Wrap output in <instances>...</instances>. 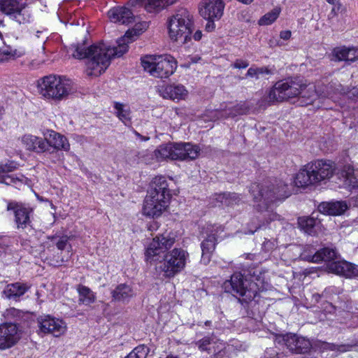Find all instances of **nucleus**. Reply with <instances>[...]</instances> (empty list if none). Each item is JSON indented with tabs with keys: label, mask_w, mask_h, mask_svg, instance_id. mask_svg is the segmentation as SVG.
Instances as JSON below:
<instances>
[{
	"label": "nucleus",
	"mask_w": 358,
	"mask_h": 358,
	"mask_svg": "<svg viewBox=\"0 0 358 358\" xmlns=\"http://www.w3.org/2000/svg\"><path fill=\"white\" fill-rule=\"evenodd\" d=\"M248 107L243 103L236 104L233 107H228L221 112V116L227 118L245 114L248 112Z\"/></svg>",
	"instance_id": "72a5a7b5"
},
{
	"label": "nucleus",
	"mask_w": 358,
	"mask_h": 358,
	"mask_svg": "<svg viewBox=\"0 0 358 358\" xmlns=\"http://www.w3.org/2000/svg\"><path fill=\"white\" fill-rule=\"evenodd\" d=\"M276 247L277 244L275 241L266 240L262 244V249L267 252L272 251Z\"/></svg>",
	"instance_id": "49530a36"
},
{
	"label": "nucleus",
	"mask_w": 358,
	"mask_h": 358,
	"mask_svg": "<svg viewBox=\"0 0 358 358\" xmlns=\"http://www.w3.org/2000/svg\"><path fill=\"white\" fill-rule=\"evenodd\" d=\"M169 186L164 176H158L152 180L143 208L145 215L154 217L162 215L171 199Z\"/></svg>",
	"instance_id": "39448f33"
},
{
	"label": "nucleus",
	"mask_w": 358,
	"mask_h": 358,
	"mask_svg": "<svg viewBox=\"0 0 358 358\" xmlns=\"http://www.w3.org/2000/svg\"><path fill=\"white\" fill-rule=\"evenodd\" d=\"M175 160L195 159L200 152L199 148L190 143H175Z\"/></svg>",
	"instance_id": "a211bd4d"
},
{
	"label": "nucleus",
	"mask_w": 358,
	"mask_h": 358,
	"mask_svg": "<svg viewBox=\"0 0 358 358\" xmlns=\"http://www.w3.org/2000/svg\"><path fill=\"white\" fill-rule=\"evenodd\" d=\"M323 348L331 350H338L339 352H347L350 351L355 344H342V345H336L334 343H322Z\"/></svg>",
	"instance_id": "ea45409f"
},
{
	"label": "nucleus",
	"mask_w": 358,
	"mask_h": 358,
	"mask_svg": "<svg viewBox=\"0 0 358 358\" xmlns=\"http://www.w3.org/2000/svg\"><path fill=\"white\" fill-rule=\"evenodd\" d=\"M40 94L48 99L62 100L73 90V83L66 77L50 75L38 83Z\"/></svg>",
	"instance_id": "1a4fd4ad"
},
{
	"label": "nucleus",
	"mask_w": 358,
	"mask_h": 358,
	"mask_svg": "<svg viewBox=\"0 0 358 358\" xmlns=\"http://www.w3.org/2000/svg\"><path fill=\"white\" fill-rule=\"evenodd\" d=\"M210 324V321H206V322H205V324H206V325H209Z\"/></svg>",
	"instance_id": "052dcab7"
},
{
	"label": "nucleus",
	"mask_w": 358,
	"mask_h": 358,
	"mask_svg": "<svg viewBox=\"0 0 358 358\" xmlns=\"http://www.w3.org/2000/svg\"><path fill=\"white\" fill-rule=\"evenodd\" d=\"M44 137L47 143V151L49 150L50 147L57 150L69 151L70 149V144L66 137L55 131H48L44 134Z\"/></svg>",
	"instance_id": "412c9836"
},
{
	"label": "nucleus",
	"mask_w": 358,
	"mask_h": 358,
	"mask_svg": "<svg viewBox=\"0 0 358 358\" xmlns=\"http://www.w3.org/2000/svg\"><path fill=\"white\" fill-rule=\"evenodd\" d=\"M7 315L13 318H16V320H19L22 317L24 313L20 310L13 308L7 310Z\"/></svg>",
	"instance_id": "de8ad7c7"
},
{
	"label": "nucleus",
	"mask_w": 358,
	"mask_h": 358,
	"mask_svg": "<svg viewBox=\"0 0 358 358\" xmlns=\"http://www.w3.org/2000/svg\"><path fill=\"white\" fill-rule=\"evenodd\" d=\"M298 224L301 230L310 236H316L321 225L320 220L313 215L299 217Z\"/></svg>",
	"instance_id": "a878e982"
},
{
	"label": "nucleus",
	"mask_w": 358,
	"mask_h": 358,
	"mask_svg": "<svg viewBox=\"0 0 358 358\" xmlns=\"http://www.w3.org/2000/svg\"><path fill=\"white\" fill-rule=\"evenodd\" d=\"M161 94L164 98L172 100L185 99L187 96V91L180 84L166 85L161 90Z\"/></svg>",
	"instance_id": "cd10ccee"
},
{
	"label": "nucleus",
	"mask_w": 358,
	"mask_h": 358,
	"mask_svg": "<svg viewBox=\"0 0 358 358\" xmlns=\"http://www.w3.org/2000/svg\"><path fill=\"white\" fill-rule=\"evenodd\" d=\"M210 344V339L208 338H204L198 342L199 348L201 351L208 350V345Z\"/></svg>",
	"instance_id": "8fccbe9b"
},
{
	"label": "nucleus",
	"mask_w": 358,
	"mask_h": 358,
	"mask_svg": "<svg viewBox=\"0 0 358 358\" xmlns=\"http://www.w3.org/2000/svg\"><path fill=\"white\" fill-rule=\"evenodd\" d=\"M7 210L13 211L18 229H24L30 224L31 210L29 208L22 204L10 202L8 204Z\"/></svg>",
	"instance_id": "6ab92c4d"
},
{
	"label": "nucleus",
	"mask_w": 358,
	"mask_h": 358,
	"mask_svg": "<svg viewBox=\"0 0 358 358\" xmlns=\"http://www.w3.org/2000/svg\"><path fill=\"white\" fill-rule=\"evenodd\" d=\"M348 208L346 201H335L329 202H322L318 206V210L329 215H340Z\"/></svg>",
	"instance_id": "5701e85b"
},
{
	"label": "nucleus",
	"mask_w": 358,
	"mask_h": 358,
	"mask_svg": "<svg viewBox=\"0 0 358 358\" xmlns=\"http://www.w3.org/2000/svg\"><path fill=\"white\" fill-rule=\"evenodd\" d=\"M272 74V71L268 67H250L245 74L246 77L255 78L256 79L265 78L266 76Z\"/></svg>",
	"instance_id": "c9c22d12"
},
{
	"label": "nucleus",
	"mask_w": 358,
	"mask_h": 358,
	"mask_svg": "<svg viewBox=\"0 0 358 358\" xmlns=\"http://www.w3.org/2000/svg\"><path fill=\"white\" fill-rule=\"evenodd\" d=\"M193 38L195 40V41H199L201 40V37H202V32L200 30H197L193 35Z\"/></svg>",
	"instance_id": "864d4df0"
},
{
	"label": "nucleus",
	"mask_w": 358,
	"mask_h": 358,
	"mask_svg": "<svg viewBox=\"0 0 358 358\" xmlns=\"http://www.w3.org/2000/svg\"><path fill=\"white\" fill-rule=\"evenodd\" d=\"M175 143L163 144L159 146L154 152L158 162L167 159L175 160Z\"/></svg>",
	"instance_id": "c756f323"
},
{
	"label": "nucleus",
	"mask_w": 358,
	"mask_h": 358,
	"mask_svg": "<svg viewBox=\"0 0 358 358\" xmlns=\"http://www.w3.org/2000/svg\"><path fill=\"white\" fill-rule=\"evenodd\" d=\"M77 291L79 294L80 303L88 306L95 301L96 296L89 287L80 285L78 286Z\"/></svg>",
	"instance_id": "2f4dec72"
},
{
	"label": "nucleus",
	"mask_w": 358,
	"mask_h": 358,
	"mask_svg": "<svg viewBox=\"0 0 358 358\" xmlns=\"http://www.w3.org/2000/svg\"><path fill=\"white\" fill-rule=\"evenodd\" d=\"M138 34L136 29L127 31L117 41V46L110 47L101 43L86 48L84 43H78L71 45L69 49L74 58L88 59L86 64L88 76H98L108 67L112 58L121 57L127 52L128 44L134 41Z\"/></svg>",
	"instance_id": "f257e3e1"
},
{
	"label": "nucleus",
	"mask_w": 358,
	"mask_h": 358,
	"mask_svg": "<svg viewBox=\"0 0 358 358\" xmlns=\"http://www.w3.org/2000/svg\"><path fill=\"white\" fill-rule=\"evenodd\" d=\"M358 60V49L355 48H348V54L345 58L346 62H354Z\"/></svg>",
	"instance_id": "a18cd8bd"
},
{
	"label": "nucleus",
	"mask_w": 358,
	"mask_h": 358,
	"mask_svg": "<svg viewBox=\"0 0 358 358\" xmlns=\"http://www.w3.org/2000/svg\"><path fill=\"white\" fill-rule=\"evenodd\" d=\"M144 70L157 78H166L172 75L176 69V62L169 55H146L141 58Z\"/></svg>",
	"instance_id": "9d476101"
},
{
	"label": "nucleus",
	"mask_w": 358,
	"mask_h": 358,
	"mask_svg": "<svg viewBox=\"0 0 358 358\" xmlns=\"http://www.w3.org/2000/svg\"><path fill=\"white\" fill-rule=\"evenodd\" d=\"M166 358H178V356H174L173 355H169Z\"/></svg>",
	"instance_id": "13d9d810"
},
{
	"label": "nucleus",
	"mask_w": 358,
	"mask_h": 358,
	"mask_svg": "<svg viewBox=\"0 0 358 358\" xmlns=\"http://www.w3.org/2000/svg\"><path fill=\"white\" fill-rule=\"evenodd\" d=\"M327 268L330 272L345 278L358 276V266L345 260L330 262Z\"/></svg>",
	"instance_id": "f3484780"
},
{
	"label": "nucleus",
	"mask_w": 358,
	"mask_h": 358,
	"mask_svg": "<svg viewBox=\"0 0 358 358\" xmlns=\"http://www.w3.org/2000/svg\"><path fill=\"white\" fill-rule=\"evenodd\" d=\"M28 181L22 173L17 174H0V183L6 185H13L17 188H20L22 185L27 184Z\"/></svg>",
	"instance_id": "7c9ffc66"
},
{
	"label": "nucleus",
	"mask_w": 358,
	"mask_h": 358,
	"mask_svg": "<svg viewBox=\"0 0 358 358\" xmlns=\"http://www.w3.org/2000/svg\"><path fill=\"white\" fill-rule=\"evenodd\" d=\"M17 169V164L14 162H10L5 164L0 165V174H8Z\"/></svg>",
	"instance_id": "c03bdc74"
},
{
	"label": "nucleus",
	"mask_w": 358,
	"mask_h": 358,
	"mask_svg": "<svg viewBox=\"0 0 358 358\" xmlns=\"http://www.w3.org/2000/svg\"><path fill=\"white\" fill-rule=\"evenodd\" d=\"M249 191L254 201L259 202L257 206L259 211L268 210L271 203L276 200H283L289 196L287 185L278 180L265 182L261 186L253 183Z\"/></svg>",
	"instance_id": "423d86ee"
},
{
	"label": "nucleus",
	"mask_w": 358,
	"mask_h": 358,
	"mask_svg": "<svg viewBox=\"0 0 358 358\" xmlns=\"http://www.w3.org/2000/svg\"><path fill=\"white\" fill-rule=\"evenodd\" d=\"M278 217V215L275 213H273L271 215V217H270V220H275L277 219V217Z\"/></svg>",
	"instance_id": "4d7b16f0"
},
{
	"label": "nucleus",
	"mask_w": 358,
	"mask_h": 358,
	"mask_svg": "<svg viewBox=\"0 0 358 358\" xmlns=\"http://www.w3.org/2000/svg\"><path fill=\"white\" fill-rule=\"evenodd\" d=\"M348 54V48H346L345 46L335 48L332 52V55L334 57L333 59L335 61L345 62V58H347Z\"/></svg>",
	"instance_id": "a19ab883"
},
{
	"label": "nucleus",
	"mask_w": 358,
	"mask_h": 358,
	"mask_svg": "<svg viewBox=\"0 0 358 358\" xmlns=\"http://www.w3.org/2000/svg\"><path fill=\"white\" fill-rule=\"evenodd\" d=\"M0 11L20 24L29 22L31 15L24 0H0ZM3 20L0 19V26Z\"/></svg>",
	"instance_id": "9b49d317"
},
{
	"label": "nucleus",
	"mask_w": 358,
	"mask_h": 358,
	"mask_svg": "<svg viewBox=\"0 0 358 358\" xmlns=\"http://www.w3.org/2000/svg\"><path fill=\"white\" fill-rule=\"evenodd\" d=\"M17 56V50L9 45L0 48V62L14 59Z\"/></svg>",
	"instance_id": "4c0bfd02"
},
{
	"label": "nucleus",
	"mask_w": 358,
	"mask_h": 358,
	"mask_svg": "<svg viewBox=\"0 0 358 358\" xmlns=\"http://www.w3.org/2000/svg\"><path fill=\"white\" fill-rule=\"evenodd\" d=\"M22 143L28 150L34 151L38 153L47 151V143L44 138L26 134L22 138Z\"/></svg>",
	"instance_id": "b1692460"
},
{
	"label": "nucleus",
	"mask_w": 358,
	"mask_h": 358,
	"mask_svg": "<svg viewBox=\"0 0 358 358\" xmlns=\"http://www.w3.org/2000/svg\"><path fill=\"white\" fill-rule=\"evenodd\" d=\"M238 1L243 3L248 4V3H250L253 0H238Z\"/></svg>",
	"instance_id": "6e6d98bb"
},
{
	"label": "nucleus",
	"mask_w": 358,
	"mask_h": 358,
	"mask_svg": "<svg viewBox=\"0 0 358 358\" xmlns=\"http://www.w3.org/2000/svg\"><path fill=\"white\" fill-rule=\"evenodd\" d=\"M291 31L286 30V31H282L280 34V36L281 38L284 40H287L291 37Z\"/></svg>",
	"instance_id": "603ef678"
},
{
	"label": "nucleus",
	"mask_w": 358,
	"mask_h": 358,
	"mask_svg": "<svg viewBox=\"0 0 358 358\" xmlns=\"http://www.w3.org/2000/svg\"><path fill=\"white\" fill-rule=\"evenodd\" d=\"M329 87L328 85H317L316 86V89H319L321 90V92L327 93V95L325 96H317V99H324V98H329L331 96V93L329 91Z\"/></svg>",
	"instance_id": "09e8293b"
},
{
	"label": "nucleus",
	"mask_w": 358,
	"mask_h": 358,
	"mask_svg": "<svg viewBox=\"0 0 358 358\" xmlns=\"http://www.w3.org/2000/svg\"><path fill=\"white\" fill-rule=\"evenodd\" d=\"M300 96L301 103H313L317 96H325L327 93L321 92L313 83L306 84L299 78H292L278 81L268 94L270 102H280Z\"/></svg>",
	"instance_id": "7ed1b4c3"
},
{
	"label": "nucleus",
	"mask_w": 358,
	"mask_h": 358,
	"mask_svg": "<svg viewBox=\"0 0 358 358\" xmlns=\"http://www.w3.org/2000/svg\"><path fill=\"white\" fill-rule=\"evenodd\" d=\"M216 200L229 206L238 204L241 201V198L236 193L226 192L217 195Z\"/></svg>",
	"instance_id": "f704fd0d"
},
{
	"label": "nucleus",
	"mask_w": 358,
	"mask_h": 358,
	"mask_svg": "<svg viewBox=\"0 0 358 358\" xmlns=\"http://www.w3.org/2000/svg\"><path fill=\"white\" fill-rule=\"evenodd\" d=\"M150 352L149 348L140 345L136 347L125 358H146Z\"/></svg>",
	"instance_id": "58836bf2"
},
{
	"label": "nucleus",
	"mask_w": 358,
	"mask_h": 358,
	"mask_svg": "<svg viewBox=\"0 0 358 358\" xmlns=\"http://www.w3.org/2000/svg\"><path fill=\"white\" fill-rule=\"evenodd\" d=\"M2 37H3V35H2L1 32L0 31V38H2Z\"/></svg>",
	"instance_id": "680f3d73"
},
{
	"label": "nucleus",
	"mask_w": 358,
	"mask_h": 358,
	"mask_svg": "<svg viewBox=\"0 0 358 358\" xmlns=\"http://www.w3.org/2000/svg\"><path fill=\"white\" fill-rule=\"evenodd\" d=\"M193 16L185 8L178 10L168 21L169 36L179 44L190 41L193 31Z\"/></svg>",
	"instance_id": "6e6552de"
},
{
	"label": "nucleus",
	"mask_w": 358,
	"mask_h": 358,
	"mask_svg": "<svg viewBox=\"0 0 358 358\" xmlns=\"http://www.w3.org/2000/svg\"><path fill=\"white\" fill-rule=\"evenodd\" d=\"M29 289L26 284L15 282L7 285L2 292L3 296L9 300L17 301Z\"/></svg>",
	"instance_id": "393cba45"
},
{
	"label": "nucleus",
	"mask_w": 358,
	"mask_h": 358,
	"mask_svg": "<svg viewBox=\"0 0 358 358\" xmlns=\"http://www.w3.org/2000/svg\"><path fill=\"white\" fill-rule=\"evenodd\" d=\"M222 231L221 226L207 224L201 233L203 241L201 243V262L206 265L210 261L212 253L215 249L217 244V236L218 232Z\"/></svg>",
	"instance_id": "f8f14e48"
},
{
	"label": "nucleus",
	"mask_w": 358,
	"mask_h": 358,
	"mask_svg": "<svg viewBox=\"0 0 358 358\" xmlns=\"http://www.w3.org/2000/svg\"><path fill=\"white\" fill-rule=\"evenodd\" d=\"M224 4L222 0H208L202 3L199 13L207 20L205 29L208 32L215 28L214 21L218 20L223 15Z\"/></svg>",
	"instance_id": "ddd939ff"
},
{
	"label": "nucleus",
	"mask_w": 358,
	"mask_h": 358,
	"mask_svg": "<svg viewBox=\"0 0 358 358\" xmlns=\"http://www.w3.org/2000/svg\"><path fill=\"white\" fill-rule=\"evenodd\" d=\"M69 237L67 236H62L59 238H55V244L57 248L60 250H64L65 248L71 249V244L69 243Z\"/></svg>",
	"instance_id": "37998d69"
},
{
	"label": "nucleus",
	"mask_w": 358,
	"mask_h": 358,
	"mask_svg": "<svg viewBox=\"0 0 358 358\" xmlns=\"http://www.w3.org/2000/svg\"><path fill=\"white\" fill-rule=\"evenodd\" d=\"M338 252L334 248H324L317 250L314 254H301V258L310 262L320 263L321 262H328L329 263L335 262Z\"/></svg>",
	"instance_id": "aec40b11"
},
{
	"label": "nucleus",
	"mask_w": 358,
	"mask_h": 358,
	"mask_svg": "<svg viewBox=\"0 0 358 358\" xmlns=\"http://www.w3.org/2000/svg\"><path fill=\"white\" fill-rule=\"evenodd\" d=\"M268 283L264 281L261 274L248 279L239 272L234 273L230 280H226L223 284L226 292L245 303L255 299L259 292L266 289Z\"/></svg>",
	"instance_id": "20e7f679"
},
{
	"label": "nucleus",
	"mask_w": 358,
	"mask_h": 358,
	"mask_svg": "<svg viewBox=\"0 0 358 358\" xmlns=\"http://www.w3.org/2000/svg\"><path fill=\"white\" fill-rule=\"evenodd\" d=\"M335 169L331 162L317 160L308 164L299 171L294 178V184L298 187H304L310 185L329 179Z\"/></svg>",
	"instance_id": "0eeeda50"
},
{
	"label": "nucleus",
	"mask_w": 358,
	"mask_h": 358,
	"mask_svg": "<svg viewBox=\"0 0 358 358\" xmlns=\"http://www.w3.org/2000/svg\"><path fill=\"white\" fill-rule=\"evenodd\" d=\"M38 335L43 336L45 334H52L58 337L63 334L66 329V323L60 319L50 315H42L37 318Z\"/></svg>",
	"instance_id": "4468645a"
},
{
	"label": "nucleus",
	"mask_w": 358,
	"mask_h": 358,
	"mask_svg": "<svg viewBox=\"0 0 358 358\" xmlns=\"http://www.w3.org/2000/svg\"><path fill=\"white\" fill-rule=\"evenodd\" d=\"M110 20L115 23L129 24L134 21V15L130 9L126 7H115L108 12Z\"/></svg>",
	"instance_id": "4be33fe9"
},
{
	"label": "nucleus",
	"mask_w": 358,
	"mask_h": 358,
	"mask_svg": "<svg viewBox=\"0 0 358 358\" xmlns=\"http://www.w3.org/2000/svg\"><path fill=\"white\" fill-rule=\"evenodd\" d=\"M111 295L115 301L127 303L135 296V292L129 285L122 283L111 291Z\"/></svg>",
	"instance_id": "bb28decb"
},
{
	"label": "nucleus",
	"mask_w": 358,
	"mask_h": 358,
	"mask_svg": "<svg viewBox=\"0 0 358 358\" xmlns=\"http://www.w3.org/2000/svg\"><path fill=\"white\" fill-rule=\"evenodd\" d=\"M134 134H135L137 137L140 138H141L142 141H148V140L150 138L149 137L143 136L142 135H141V134H140L138 132H137L136 131H134Z\"/></svg>",
	"instance_id": "5fc2aeb1"
},
{
	"label": "nucleus",
	"mask_w": 358,
	"mask_h": 358,
	"mask_svg": "<svg viewBox=\"0 0 358 358\" xmlns=\"http://www.w3.org/2000/svg\"><path fill=\"white\" fill-rule=\"evenodd\" d=\"M115 114L117 117L121 120L126 126L131 124V111L129 106L122 103H115Z\"/></svg>",
	"instance_id": "473e14b6"
},
{
	"label": "nucleus",
	"mask_w": 358,
	"mask_h": 358,
	"mask_svg": "<svg viewBox=\"0 0 358 358\" xmlns=\"http://www.w3.org/2000/svg\"><path fill=\"white\" fill-rule=\"evenodd\" d=\"M21 337V331L16 324L4 323L0 325V350L15 345Z\"/></svg>",
	"instance_id": "2eb2a0df"
},
{
	"label": "nucleus",
	"mask_w": 358,
	"mask_h": 358,
	"mask_svg": "<svg viewBox=\"0 0 358 358\" xmlns=\"http://www.w3.org/2000/svg\"><path fill=\"white\" fill-rule=\"evenodd\" d=\"M329 3H334L336 0H327Z\"/></svg>",
	"instance_id": "bf43d9fd"
},
{
	"label": "nucleus",
	"mask_w": 358,
	"mask_h": 358,
	"mask_svg": "<svg viewBox=\"0 0 358 358\" xmlns=\"http://www.w3.org/2000/svg\"><path fill=\"white\" fill-rule=\"evenodd\" d=\"M249 65V63L247 61H244L242 59H237L236 62L232 64L234 68L236 69H245L248 67Z\"/></svg>",
	"instance_id": "3c124183"
},
{
	"label": "nucleus",
	"mask_w": 358,
	"mask_h": 358,
	"mask_svg": "<svg viewBox=\"0 0 358 358\" xmlns=\"http://www.w3.org/2000/svg\"><path fill=\"white\" fill-rule=\"evenodd\" d=\"M49 31L46 29H43L42 30H37L36 31L33 36L32 38L34 39H39L40 41L43 43L42 49L44 50V43H45L46 40L48 38L49 36Z\"/></svg>",
	"instance_id": "79ce46f5"
},
{
	"label": "nucleus",
	"mask_w": 358,
	"mask_h": 358,
	"mask_svg": "<svg viewBox=\"0 0 358 358\" xmlns=\"http://www.w3.org/2000/svg\"><path fill=\"white\" fill-rule=\"evenodd\" d=\"M175 241V236L171 233L157 236L149 244L145 253V260L151 263L158 262L159 265L156 269L168 278L174 276L185 267L187 257L185 250L178 248L166 253Z\"/></svg>",
	"instance_id": "f03ea898"
},
{
	"label": "nucleus",
	"mask_w": 358,
	"mask_h": 358,
	"mask_svg": "<svg viewBox=\"0 0 358 358\" xmlns=\"http://www.w3.org/2000/svg\"><path fill=\"white\" fill-rule=\"evenodd\" d=\"M280 13V8H275L271 11L262 16L259 20V25H268L272 24L278 17Z\"/></svg>",
	"instance_id": "e433bc0d"
},
{
	"label": "nucleus",
	"mask_w": 358,
	"mask_h": 358,
	"mask_svg": "<svg viewBox=\"0 0 358 358\" xmlns=\"http://www.w3.org/2000/svg\"><path fill=\"white\" fill-rule=\"evenodd\" d=\"M343 185L350 189H358V171L350 166H345L340 173Z\"/></svg>",
	"instance_id": "c85d7f7f"
},
{
	"label": "nucleus",
	"mask_w": 358,
	"mask_h": 358,
	"mask_svg": "<svg viewBox=\"0 0 358 358\" xmlns=\"http://www.w3.org/2000/svg\"><path fill=\"white\" fill-rule=\"evenodd\" d=\"M282 341L290 351L296 354L307 353L312 348L308 338L291 333L283 335Z\"/></svg>",
	"instance_id": "dca6fc26"
}]
</instances>
